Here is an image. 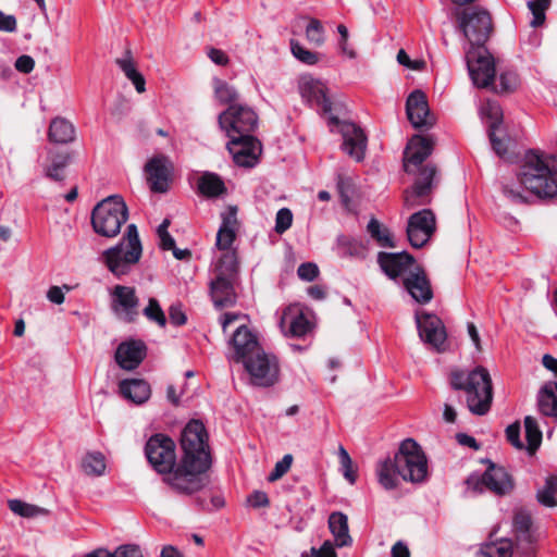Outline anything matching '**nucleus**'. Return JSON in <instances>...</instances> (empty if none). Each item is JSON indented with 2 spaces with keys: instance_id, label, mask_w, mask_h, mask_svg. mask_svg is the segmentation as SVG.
<instances>
[{
  "instance_id": "obj_60",
  "label": "nucleus",
  "mask_w": 557,
  "mask_h": 557,
  "mask_svg": "<svg viewBox=\"0 0 557 557\" xmlns=\"http://www.w3.org/2000/svg\"><path fill=\"white\" fill-rule=\"evenodd\" d=\"M517 86V75L513 72H506L499 75L500 91H510Z\"/></svg>"
},
{
  "instance_id": "obj_34",
  "label": "nucleus",
  "mask_w": 557,
  "mask_h": 557,
  "mask_svg": "<svg viewBox=\"0 0 557 557\" xmlns=\"http://www.w3.org/2000/svg\"><path fill=\"white\" fill-rule=\"evenodd\" d=\"M540 411L557 420V382L545 384L537 396Z\"/></svg>"
},
{
  "instance_id": "obj_6",
  "label": "nucleus",
  "mask_w": 557,
  "mask_h": 557,
  "mask_svg": "<svg viewBox=\"0 0 557 557\" xmlns=\"http://www.w3.org/2000/svg\"><path fill=\"white\" fill-rule=\"evenodd\" d=\"M128 219V210L123 198L110 196L100 201L91 212L94 231L103 237H114Z\"/></svg>"
},
{
  "instance_id": "obj_18",
  "label": "nucleus",
  "mask_w": 557,
  "mask_h": 557,
  "mask_svg": "<svg viewBox=\"0 0 557 557\" xmlns=\"http://www.w3.org/2000/svg\"><path fill=\"white\" fill-rule=\"evenodd\" d=\"M377 263L386 276L395 282H403L418 265L413 257L405 251H381L377 255Z\"/></svg>"
},
{
  "instance_id": "obj_5",
  "label": "nucleus",
  "mask_w": 557,
  "mask_h": 557,
  "mask_svg": "<svg viewBox=\"0 0 557 557\" xmlns=\"http://www.w3.org/2000/svg\"><path fill=\"white\" fill-rule=\"evenodd\" d=\"M238 262L234 252L218 257L214 265V278L210 283V293L214 306L219 309L233 306L236 301L234 282L237 276Z\"/></svg>"
},
{
  "instance_id": "obj_9",
  "label": "nucleus",
  "mask_w": 557,
  "mask_h": 557,
  "mask_svg": "<svg viewBox=\"0 0 557 557\" xmlns=\"http://www.w3.org/2000/svg\"><path fill=\"white\" fill-rule=\"evenodd\" d=\"M459 24L470 47H485L493 29L492 18L486 10L476 7L463 10Z\"/></svg>"
},
{
  "instance_id": "obj_12",
  "label": "nucleus",
  "mask_w": 557,
  "mask_h": 557,
  "mask_svg": "<svg viewBox=\"0 0 557 557\" xmlns=\"http://www.w3.org/2000/svg\"><path fill=\"white\" fill-rule=\"evenodd\" d=\"M466 483L473 492L482 493L487 490L498 496L506 495L513 488L511 476L505 468L492 462L482 475L471 474Z\"/></svg>"
},
{
  "instance_id": "obj_51",
  "label": "nucleus",
  "mask_w": 557,
  "mask_h": 557,
  "mask_svg": "<svg viewBox=\"0 0 557 557\" xmlns=\"http://www.w3.org/2000/svg\"><path fill=\"white\" fill-rule=\"evenodd\" d=\"M293 223V213L288 208H282L276 212L275 216V232L277 234L285 233Z\"/></svg>"
},
{
  "instance_id": "obj_13",
  "label": "nucleus",
  "mask_w": 557,
  "mask_h": 557,
  "mask_svg": "<svg viewBox=\"0 0 557 557\" xmlns=\"http://www.w3.org/2000/svg\"><path fill=\"white\" fill-rule=\"evenodd\" d=\"M329 125L332 131L336 127L342 135V150L355 161L361 162L368 146V138L363 129L352 122L341 121L336 116H330Z\"/></svg>"
},
{
  "instance_id": "obj_42",
  "label": "nucleus",
  "mask_w": 557,
  "mask_h": 557,
  "mask_svg": "<svg viewBox=\"0 0 557 557\" xmlns=\"http://www.w3.org/2000/svg\"><path fill=\"white\" fill-rule=\"evenodd\" d=\"M524 430L525 440L528 443L525 448L530 454H533L542 442V432L533 417L528 416L524 418Z\"/></svg>"
},
{
  "instance_id": "obj_3",
  "label": "nucleus",
  "mask_w": 557,
  "mask_h": 557,
  "mask_svg": "<svg viewBox=\"0 0 557 557\" xmlns=\"http://www.w3.org/2000/svg\"><path fill=\"white\" fill-rule=\"evenodd\" d=\"M451 388L466 393L469 411L475 416L486 414L493 400V387L490 373L482 367L468 371L455 369L449 374Z\"/></svg>"
},
{
  "instance_id": "obj_24",
  "label": "nucleus",
  "mask_w": 557,
  "mask_h": 557,
  "mask_svg": "<svg viewBox=\"0 0 557 557\" xmlns=\"http://www.w3.org/2000/svg\"><path fill=\"white\" fill-rule=\"evenodd\" d=\"M171 162L166 157H154L146 164L147 180L154 193H165L171 181Z\"/></svg>"
},
{
  "instance_id": "obj_7",
  "label": "nucleus",
  "mask_w": 557,
  "mask_h": 557,
  "mask_svg": "<svg viewBox=\"0 0 557 557\" xmlns=\"http://www.w3.org/2000/svg\"><path fill=\"white\" fill-rule=\"evenodd\" d=\"M400 476L404 481L422 483L428 476V460L419 444L407 438L395 454Z\"/></svg>"
},
{
  "instance_id": "obj_11",
  "label": "nucleus",
  "mask_w": 557,
  "mask_h": 557,
  "mask_svg": "<svg viewBox=\"0 0 557 557\" xmlns=\"http://www.w3.org/2000/svg\"><path fill=\"white\" fill-rule=\"evenodd\" d=\"M466 61L472 83L479 88H486L494 83L495 61L485 47H470L466 51Z\"/></svg>"
},
{
  "instance_id": "obj_45",
  "label": "nucleus",
  "mask_w": 557,
  "mask_h": 557,
  "mask_svg": "<svg viewBox=\"0 0 557 557\" xmlns=\"http://www.w3.org/2000/svg\"><path fill=\"white\" fill-rule=\"evenodd\" d=\"M214 94L216 99L222 103L235 104L234 102L238 98L236 89L228 85L226 82L214 78L213 79Z\"/></svg>"
},
{
  "instance_id": "obj_17",
  "label": "nucleus",
  "mask_w": 557,
  "mask_h": 557,
  "mask_svg": "<svg viewBox=\"0 0 557 557\" xmlns=\"http://www.w3.org/2000/svg\"><path fill=\"white\" fill-rule=\"evenodd\" d=\"M227 150L233 157L234 162L244 168H252L257 164L261 151L260 141L252 135L227 136Z\"/></svg>"
},
{
  "instance_id": "obj_37",
  "label": "nucleus",
  "mask_w": 557,
  "mask_h": 557,
  "mask_svg": "<svg viewBox=\"0 0 557 557\" xmlns=\"http://www.w3.org/2000/svg\"><path fill=\"white\" fill-rule=\"evenodd\" d=\"M84 557H144L139 546L125 544L119 546L113 553L104 548L95 549Z\"/></svg>"
},
{
  "instance_id": "obj_21",
  "label": "nucleus",
  "mask_w": 557,
  "mask_h": 557,
  "mask_svg": "<svg viewBox=\"0 0 557 557\" xmlns=\"http://www.w3.org/2000/svg\"><path fill=\"white\" fill-rule=\"evenodd\" d=\"M230 345L233 349L230 359L240 363L262 348L256 334L244 323L236 327L230 341Z\"/></svg>"
},
{
  "instance_id": "obj_8",
  "label": "nucleus",
  "mask_w": 557,
  "mask_h": 557,
  "mask_svg": "<svg viewBox=\"0 0 557 557\" xmlns=\"http://www.w3.org/2000/svg\"><path fill=\"white\" fill-rule=\"evenodd\" d=\"M145 455L153 469L164 474V478L173 473L177 466L175 443L164 434H154L148 440Z\"/></svg>"
},
{
  "instance_id": "obj_54",
  "label": "nucleus",
  "mask_w": 557,
  "mask_h": 557,
  "mask_svg": "<svg viewBox=\"0 0 557 557\" xmlns=\"http://www.w3.org/2000/svg\"><path fill=\"white\" fill-rule=\"evenodd\" d=\"M309 330L310 322L302 313L297 314L290 321V333L294 336L301 337L306 335L309 332Z\"/></svg>"
},
{
  "instance_id": "obj_40",
  "label": "nucleus",
  "mask_w": 557,
  "mask_h": 557,
  "mask_svg": "<svg viewBox=\"0 0 557 557\" xmlns=\"http://www.w3.org/2000/svg\"><path fill=\"white\" fill-rule=\"evenodd\" d=\"M367 231L380 247L395 246L389 230L382 225L376 219L372 218L369 221Z\"/></svg>"
},
{
  "instance_id": "obj_46",
  "label": "nucleus",
  "mask_w": 557,
  "mask_h": 557,
  "mask_svg": "<svg viewBox=\"0 0 557 557\" xmlns=\"http://www.w3.org/2000/svg\"><path fill=\"white\" fill-rule=\"evenodd\" d=\"M143 314L160 327H164L166 324L165 314L156 298H149L148 305L143 310Z\"/></svg>"
},
{
  "instance_id": "obj_38",
  "label": "nucleus",
  "mask_w": 557,
  "mask_h": 557,
  "mask_svg": "<svg viewBox=\"0 0 557 557\" xmlns=\"http://www.w3.org/2000/svg\"><path fill=\"white\" fill-rule=\"evenodd\" d=\"M198 188L205 196L216 197L224 191V183L218 175L206 173L199 178Z\"/></svg>"
},
{
  "instance_id": "obj_25",
  "label": "nucleus",
  "mask_w": 557,
  "mask_h": 557,
  "mask_svg": "<svg viewBox=\"0 0 557 557\" xmlns=\"http://www.w3.org/2000/svg\"><path fill=\"white\" fill-rule=\"evenodd\" d=\"M401 283L409 295L419 304H428L433 298L430 281L420 265H417Z\"/></svg>"
},
{
  "instance_id": "obj_28",
  "label": "nucleus",
  "mask_w": 557,
  "mask_h": 557,
  "mask_svg": "<svg viewBox=\"0 0 557 557\" xmlns=\"http://www.w3.org/2000/svg\"><path fill=\"white\" fill-rule=\"evenodd\" d=\"M433 141L429 138L416 135L408 143L405 150V170L412 172L411 166H419L432 153Z\"/></svg>"
},
{
  "instance_id": "obj_39",
  "label": "nucleus",
  "mask_w": 557,
  "mask_h": 557,
  "mask_svg": "<svg viewBox=\"0 0 557 557\" xmlns=\"http://www.w3.org/2000/svg\"><path fill=\"white\" fill-rule=\"evenodd\" d=\"M82 468L88 475H102L106 470V458L99 451L87 453L83 458Z\"/></svg>"
},
{
  "instance_id": "obj_43",
  "label": "nucleus",
  "mask_w": 557,
  "mask_h": 557,
  "mask_svg": "<svg viewBox=\"0 0 557 557\" xmlns=\"http://www.w3.org/2000/svg\"><path fill=\"white\" fill-rule=\"evenodd\" d=\"M10 510L24 518H34L47 513L45 508L32 505L20 499H11L8 503Z\"/></svg>"
},
{
  "instance_id": "obj_4",
  "label": "nucleus",
  "mask_w": 557,
  "mask_h": 557,
  "mask_svg": "<svg viewBox=\"0 0 557 557\" xmlns=\"http://www.w3.org/2000/svg\"><path fill=\"white\" fill-rule=\"evenodd\" d=\"M143 247L135 224L127 225L126 234L115 245L106 249L100 257L102 263L116 277L127 275L140 260Z\"/></svg>"
},
{
  "instance_id": "obj_30",
  "label": "nucleus",
  "mask_w": 557,
  "mask_h": 557,
  "mask_svg": "<svg viewBox=\"0 0 557 557\" xmlns=\"http://www.w3.org/2000/svg\"><path fill=\"white\" fill-rule=\"evenodd\" d=\"M327 522L337 547L349 546L352 543V539L349 535L348 517L344 512H332Z\"/></svg>"
},
{
  "instance_id": "obj_57",
  "label": "nucleus",
  "mask_w": 557,
  "mask_h": 557,
  "mask_svg": "<svg viewBox=\"0 0 557 557\" xmlns=\"http://www.w3.org/2000/svg\"><path fill=\"white\" fill-rule=\"evenodd\" d=\"M222 223L220 227L237 230V208L228 206L221 214Z\"/></svg>"
},
{
  "instance_id": "obj_53",
  "label": "nucleus",
  "mask_w": 557,
  "mask_h": 557,
  "mask_svg": "<svg viewBox=\"0 0 557 557\" xmlns=\"http://www.w3.org/2000/svg\"><path fill=\"white\" fill-rule=\"evenodd\" d=\"M293 462V456L287 454L281 460H278L273 471L269 474L268 480L274 482L281 479L289 469Z\"/></svg>"
},
{
  "instance_id": "obj_22",
  "label": "nucleus",
  "mask_w": 557,
  "mask_h": 557,
  "mask_svg": "<svg viewBox=\"0 0 557 557\" xmlns=\"http://www.w3.org/2000/svg\"><path fill=\"white\" fill-rule=\"evenodd\" d=\"M416 323L420 338L432 347L440 349L446 339L445 327L441 319L431 313L417 312Z\"/></svg>"
},
{
  "instance_id": "obj_49",
  "label": "nucleus",
  "mask_w": 557,
  "mask_h": 557,
  "mask_svg": "<svg viewBox=\"0 0 557 557\" xmlns=\"http://www.w3.org/2000/svg\"><path fill=\"white\" fill-rule=\"evenodd\" d=\"M290 49L293 55L305 64L313 65L319 61L318 53L306 49L304 46H301L299 42L295 40L290 41Z\"/></svg>"
},
{
  "instance_id": "obj_15",
  "label": "nucleus",
  "mask_w": 557,
  "mask_h": 557,
  "mask_svg": "<svg viewBox=\"0 0 557 557\" xmlns=\"http://www.w3.org/2000/svg\"><path fill=\"white\" fill-rule=\"evenodd\" d=\"M513 530L518 541L516 557H533L535 554L534 543L537 541L531 513L525 509H517L512 519Z\"/></svg>"
},
{
  "instance_id": "obj_52",
  "label": "nucleus",
  "mask_w": 557,
  "mask_h": 557,
  "mask_svg": "<svg viewBox=\"0 0 557 557\" xmlns=\"http://www.w3.org/2000/svg\"><path fill=\"white\" fill-rule=\"evenodd\" d=\"M338 451L343 475L352 484L356 481V474L352 471V460L347 450L343 446L339 447Z\"/></svg>"
},
{
  "instance_id": "obj_10",
  "label": "nucleus",
  "mask_w": 557,
  "mask_h": 557,
  "mask_svg": "<svg viewBox=\"0 0 557 557\" xmlns=\"http://www.w3.org/2000/svg\"><path fill=\"white\" fill-rule=\"evenodd\" d=\"M250 376L251 384L269 387L278 379V362L275 356L262 348L242 362Z\"/></svg>"
},
{
  "instance_id": "obj_61",
  "label": "nucleus",
  "mask_w": 557,
  "mask_h": 557,
  "mask_svg": "<svg viewBox=\"0 0 557 557\" xmlns=\"http://www.w3.org/2000/svg\"><path fill=\"white\" fill-rule=\"evenodd\" d=\"M247 502L253 508H261L269 505V497L262 491H255L248 496Z\"/></svg>"
},
{
  "instance_id": "obj_33",
  "label": "nucleus",
  "mask_w": 557,
  "mask_h": 557,
  "mask_svg": "<svg viewBox=\"0 0 557 557\" xmlns=\"http://www.w3.org/2000/svg\"><path fill=\"white\" fill-rule=\"evenodd\" d=\"M115 62H116L117 66L121 69V71L124 73L126 78L132 82L136 91L138 94L145 92L146 91V79L138 72L135 61L132 58L131 52L128 50L125 51L124 55L122 58L116 59Z\"/></svg>"
},
{
  "instance_id": "obj_19",
  "label": "nucleus",
  "mask_w": 557,
  "mask_h": 557,
  "mask_svg": "<svg viewBox=\"0 0 557 557\" xmlns=\"http://www.w3.org/2000/svg\"><path fill=\"white\" fill-rule=\"evenodd\" d=\"M408 240L414 248L423 247L435 231V215L429 209L413 213L407 224Z\"/></svg>"
},
{
  "instance_id": "obj_32",
  "label": "nucleus",
  "mask_w": 557,
  "mask_h": 557,
  "mask_svg": "<svg viewBox=\"0 0 557 557\" xmlns=\"http://www.w3.org/2000/svg\"><path fill=\"white\" fill-rule=\"evenodd\" d=\"M120 392L126 398L135 404H144L150 397L149 384L139 379L123 380L120 383Z\"/></svg>"
},
{
  "instance_id": "obj_56",
  "label": "nucleus",
  "mask_w": 557,
  "mask_h": 557,
  "mask_svg": "<svg viewBox=\"0 0 557 557\" xmlns=\"http://www.w3.org/2000/svg\"><path fill=\"white\" fill-rule=\"evenodd\" d=\"M297 274L300 280L312 282L319 275V268L315 263L305 262L298 267Z\"/></svg>"
},
{
  "instance_id": "obj_58",
  "label": "nucleus",
  "mask_w": 557,
  "mask_h": 557,
  "mask_svg": "<svg viewBox=\"0 0 557 557\" xmlns=\"http://www.w3.org/2000/svg\"><path fill=\"white\" fill-rule=\"evenodd\" d=\"M506 437L508 442L518 449H523L525 446L520 441V425L519 423H513L507 426L506 429Z\"/></svg>"
},
{
  "instance_id": "obj_63",
  "label": "nucleus",
  "mask_w": 557,
  "mask_h": 557,
  "mask_svg": "<svg viewBox=\"0 0 557 557\" xmlns=\"http://www.w3.org/2000/svg\"><path fill=\"white\" fill-rule=\"evenodd\" d=\"M170 322L174 325H183L186 323V314L180 306L173 305L169 310Z\"/></svg>"
},
{
  "instance_id": "obj_62",
  "label": "nucleus",
  "mask_w": 557,
  "mask_h": 557,
  "mask_svg": "<svg viewBox=\"0 0 557 557\" xmlns=\"http://www.w3.org/2000/svg\"><path fill=\"white\" fill-rule=\"evenodd\" d=\"M35 61L29 55H21L15 61V69L24 74H28L34 70Z\"/></svg>"
},
{
  "instance_id": "obj_36",
  "label": "nucleus",
  "mask_w": 557,
  "mask_h": 557,
  "mask_svg": "<svg viewBox=\"0 0 557 557\" xmlns=\"http://www.w3.org/2000/svg\"><path fill=\"white\" fill-rule=\"evenodd\" d=\"M480 113L483 119L487 120L488 129H499L503 122V112L497 101L491 99L484 101L480 107Z\"/></svg>"
},
{
  "instance_id": "obj_20",
  "label": "nucleus",
  "mask_w": 557,
  "mask_h": 557,
  "mask_svg": "<svg viewBox=\"0 0 557 557\" xmlns=\"http://www.w3.org/2000/svg\"><path fill=\"white\" fill-rule=\"evenodd\" d=\"M436 169L433 165H425L419 170L417 180L410 190L406 191L405 206L412 208L425 205L429 195L434 186Z\"/></svg>"
},
{
  "instance_id": "obj_50",
  "label": "nucleus",
  "mask_w": 557,
  "mask_h": 557,
  "mask_svg": "<svg viewBox=\"0 0 557 557\" xmlns=\"http://www.w3.org/2000/svg\"><path fill=\"white\" fill-rule=\"evenodd\" d=\"M306 37L314 46H321L324 42V28L319 20H310L306 27Z\"/></svg>"
},
{
  "instance_id": "obj_27",
  "label": "nucleus",
  "mask_w": 557,
  "mask_h": 557,
  "mask_svg": "<svg viewBox=\"0 0 557 557\" xmlns=\"http://www.w3.org/2000/svg\"><path fill=\"white\" fill-rule=\"evenodd\" d=\"M146 356V346L141 341L121 343L115 352L117 364L125 370L136 369Z\"/></svg>"
},
{
  "instance_id": "obj_48",
  "label": "nucleus",
  "mask_w": 557,
  "mask_h": 557,
  "mask_svg": "<svg viewBox=\"0 0 557 557\" xmlns=\"http://www.w3.org/2000/svg\"><path fill=\"white\" fill-rule=\"evenodd\" d=\"M69 163L65 154H58L52 158L51 164L45 169V175L53 181H62L64 178L63 171Z\"/></svg>"
},
{
  "instance_id": "obj_55",
  "label": "nucleus",
  "mask_w": 557,
  "mask_h": 557,
  "mask_svg": "<svg viewBox=\"0 0 557 557\" xmlns=\"http://www.w3.org/2000/svg\"><path fill=\"white\" fill-rule=\"evenodd\" d=\"M337 189H338V194H339L342 203L346 208H348L350 200H351V194H352L350 180L343 177V176H338Z\"/></svg>"
},
{
  "instance_id": "obj_64",
  "label": "nucleus",
  "mask_w": 557,
  "mask_h": 557,
  "mask_svg": "<svg viewBox=\"0 0 557 557\" xmlns=\"http://www.w3.org/2000/svg\"><path fill=\"white\" fill-rule=\"evenodd\" d=\"M315 557H337L334 545L330 541H325L319 549H313Z\"/></svg>"
},
{
  "instance_id": "obj_1",
  "label": "nucleus",
  "mask_w": 557,
  "mask_h": 557,
  "mask_svg": "<svg viewBox=\"0 0 557 557\" xmlns=\"http://www.w3.org/2000/svg\"><path fill=\"white\" fill-rule=\"evenodd\" d=\"M183 456L165 483L178 494H194L209 483L207 471L211 466L208 434L202 422L193 420L181 436Z\"/></svg>"
},
{
  "instance_id": "obj_44",
  "label": "nucleus",
  "mask_w": 557,
  "mask_h": 557,
  "mask_svg": "<svg viewBox=\"0 0 557 557\" xmlns=\"http://www.w3.org/2000/svg\"><path fill=\"white\" fill-rule=\"evenodd\" d=\"M527 5L533 15L530 21V26L536 28L543 25L546 18L545 13L550 5V0H529Z\"/></svg>"
},
{
  "instance_id": "obj_29",
  "label": "nucleus",
  "mask_w": 557,
  "mask_h": 557,
  "mask_svg": "<svg viewBox=\"0 0 557 557\" xmlns=\"http://www.w3.org/2000/svg\"><path fill=\"white\" fill-rule=\"evenodd\" d=\"M375 475L379 484L386 491L394 490L399 484L400 470L397 465L396 455L379 460L375 466Z\"/></svg>"
},
{
  "instance_id": "obj_14",
  "label": "nucleus",
  "mask_w": 557,
  "mask_h": 557,
  "mask_svg": "<svg viewBox=\"0 0 557 557\" xmlns=\"http://www.w3.org/2000/svg\"><path fill=\"white\" fill-rule=\"evenodd\" d=\"M257 123L255 111L242 104H231L219 115V125L227 136L251 135Z\"/></svg>"
},
{
  "instance_id": "obj_47",
  "label": "nucleus",
  "mask_w": 557,
  "mask_h": 557,
  "mask_svg": "<svg viewBox=\"0 0 557 557\" xmlns=\"http://www.w3.org/2000/svg\"><path fill=\"white\" fill-rule=\"evenodd\" d=\"M236 237V230L220 227L216 234L215 246L221 251L219 257H223L226 252H236L232 249V245Z\"/></svg>"
},
{
  "instance_id": "obj_31",
  "label": "nucleus",
  "mask_w": 557,
  "mask_h": 557,
  "mask_svg": "<svg viewBox=\"0 0 557 557\" xmlns=\"http://www.w3.org/2000/svg\"><path fill=\"white\" fill-rule=\"evenodd\" d=\"M335 250L341 258L363 259L367 256V245L363 240L346 235L337 236Z\"/></svg>"
},
{
  "instance_id": "obj_41",
  "label": "nucleus",
  "mask_w": 557,
  "mask_h": 557,
  "mask_svg": "<svg viewBox=\"0 0 557 557\" xmlns=\"http://www.w3.org/2000/svg\"><path fill=\"white\" fill-rule=\"evenodd\" d=\"M557 478L549 476L546 479L543 487L539 488L536 492L537 502L548 508H553L557 506Z\"/></svg>"
},
{
  "instance_id": "obj_23",
  "label": "nucleus",
  "mask_w": 557,
  "mask_h": 557,
  "mask_svg": "<svg viewBox=\"0 0 557 557\" xmlns=\"http://www.w3.org/2000/svg\"><path fill=\"white\" fill-rule=\"evenodd\" d=\"M406 113L414 128H430L434 125V117L430 112L426 97L423 91H412L406 101Z\"/></svg>"
},
{
  "instance_id": "obj_16",
  "label": "nucleus",
  "mask_w": 557,
  "mask_h": 557,
  "mask_svg": "<svg viewBox=\"0 0 557 557\" xmlns=\"http://www.w3.org/2000/svg\"><path fill=\"white\" fill-rule=\"evenodd\" d=\"M111 309L117 319L131 323L138 314L139 299L134 287L115 285L111 293Z\"/></svg>"
},
{
  "instance_id": "obj_59",
  "label": "nucleus",
  "mask_w": 557,
  "mask_h": 557,
  "mask_svg": "<svg viewBox=\"0 0 557 557\" xmlns=\"http://www.w3.org/2000/svg\"><path fill=\"white\" fill-rule=\"evenodd\" d=\"M499 129H488V137L492 145L493 150L499 156L504 157L507 152V144L505 140L497 136V132Z\"/></svg>"
},
{
  "instance_id": "obj_2",
  "label": "nucleus",
  "mask_w": 557,
  "mask_h": 557,
  "mask_svg": "<svg viewBox=\"0 0 557 557\" xmlns=\"http://www.w3.org/2000/svg\"><path fill=\"white\" fill-rule=\"evenodd\" d=\"M518 184L504 183V195L516 203L527 201L524 191L539 198H553L557 196V163L554 159L529 151L522 159L517 173Z\"/></svg>"
},
{
  "instance_id": "obj_35",
  "label": "nucleus",
  "mask_w": 557,
  "mask_h": 557,
  "mask_svg": "<svg viewBox=\"0 0 557 557\" xmlns=\"http://www.w3.org/2000/svg\"><path fill=\"white\" fill-rule=\"evenodd\" d=\"M48 137L57 144H67L75 137V128L71 122L63 117H54L49 126Z\"/></svg>"
},
{
  "instance_id": "obj_26",
  "label": "nucleus",
  "mask_w": 557,
  "mask_h": 557,
  "mask_svg": "<svg viewBox=\"0 0 557 557\" xmlns=\"http://www.w3.org/2000/svg\"><path fill=\"white\" fill-rule=\"evenodd\" d=\"M299 91L310 104L319 106L324 113L331 112L332 102L325 94V86L322 82L311 76H302L299 79Z\"/></svg>"
}]
</instances>
